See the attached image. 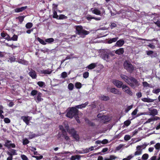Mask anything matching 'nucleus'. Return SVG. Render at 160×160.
<instances>
[{
	"label": "nucleus",
	"mask_w": 160,
	"mask_h": 160,
	"mask_svg": "<svg viewBox=\"0 0 160 160\" xmlns=\"http://www.w3.org/2000/svg\"><path fill=\"white\" fill-rule=\"evenodd\" d=\"M72 136L75 139L76 141H79V137L78 134H77V133L74 135H73Z\"/></svg>",
	"instance_id": "32"
},
{
	"label": "nucleus",
	"mask_w": 160,
	"mask_h": 160,
	"mask_svg": "<svg viewBox=\"0 0 160 160\" xmlns=\"http://www.w3.org/2000/svg\"><path fill=\"white\" fill-rule=\"evenodd\" d=\"M36 137H37V135L33 132L30 133V134L29 135V138L30 139H32Z\"/></svg>",
	"instance_id": "45"
},
{
	"label": "nucleus",
	"mask_w": 160,
	"mask_h": 160,
	"mask_svg": "<svg viewBox=\"0 0 160 160\" xmlns=\"http://www.w3.org/2000/svg\"><path fill=\"white\" fill-rule=\"evenodd\" d=\"M78 157V155L72 156L71 158V160H75Z\"/></svg>",
	"instance_id": "62"
},
{
	"label": "nucleus",
	"mask_w": 160,
	"mask_h": 160,
	"mask_svg": "<svg viewBox=\"0 0 160 160\" xmlns=\"http://www.w3.org/2000/svg\"><path fill=\"white\" fill-rule=\"evenodd\" d=\"M18 62L19 63L22 64L23 65H27L28 64V62L27 61L21 59H19L18 61Z\"/></svg>",
	"instance_id": "25"
},
{
	"label": "nucleus",
	"mask_w": 160,
	"mask_h": 160,
	"mask_svg": "<svg viewBox=\"0 0 160 160\" xmlns=\"http://www.w3.org/2000/svg\"><path fill=\"white\" fill-rule=\"evenodd\" d=\"M120 77L122 79L128 84V82L129 80V78L126 75L123 74H121L120 75Z\"/></svg>",
	"instance_id": "24"
},
{
	"label": "nucleus",
	"mask_w": 160,
	"mask_h": 160,
	"mask_svg": "<svg viewBox=\"0 0 160 160\" xmlns=\"http://www.w3.org/2000/svg\"><path fill=\"white\" fill-rule=\"evenodd\" d=\"M37 94V95L36 97V98L37 100V101L38 102H40L42 101V100H43V99L41 98L42 93L41 92H39Z\"/></svg>",
	"instance_id": "26"
},
{
	"label": "nucleus",
	"mask_w": 160,
	"mask_h": 160,
	"mask_svg": "<svg viewBox=\"0 0 160 160\" xmlns=\"http://www.w3.org/2000/svg\"><path fill=\"white\" fill-rule=\"evenodd\" d=\"M160 92V89L158 88L155 90H153L152 91L153 93H158Z\"/></svg>",
	"instance_id": "59"
},
{
	"label": "nucleus",
	"mask_w": 160,
	"mask_h": 160,
	"mask_svg": "<svg viewBox=\"0 0 160 160\" xmlns=\"http://www.w3.org/2000/svg\"><path fill=\"white\" fill-rule=\"evenodd\" d=\"M136 150L137 151L134 153V155H138L142 154V149H140V146H137L136 147Z\"/></svg>",
	"instance_id": "16"
},
{
	"label": "nucleus",
	"mask_w": 160,
	"mask_h": 160,
	"mask_svg": "<svg viewBox=\"0 0 160 160\" xmlns=\"http://www.w3.org/2000/svg\"><path fill=\"white\" fill-rule=\"evenodd\" d=\"M29 74L32 79H35L37 77L36 73V72L33 70H32L29 73Z\"/></svg>",
	"instance_id": "15"
},
{
	"label": "nucleus",
	"mask_w": 160,
	"mask_h": 160,
	"mask_svg": "<svg viewBox=\"0 0 160 160\" xmlns=\"http://www.w3.org/2000/svg\"><path fill=\"white\" fill-rule=\"evenodd\" d=\"M38 92V91H37V90H33L31 91L30 94L32 96H34L37 95Z\"/></svg>",
	"instance_id": "39"
},
{
	"label": "nucleus",
	"mask_w": 160,
	"mask_h": 160,
	"mask_svg": "<svg viewBox=\"0 0 160 160\" xmlns=\"http://www.w3.org/2000/svg\"><path fill=\"white\" fill-rule=\"evenodd\" d=\"M74 118H75L78 123H81V122L79 119L78 115L77 116H76Z\"/></svg>",
	"instance_id": "58"
},
{
	"label": "nucleus",
	"mask_w": 160,
	"mask_h": 160,
	"mask_svg": "<svg viewBox=\"0 0 160 160\" xmlns=\"http://www.w3.org/2000/svg\"><path fill=\"white\" fill-rule=\"evenodd\" d=\"M154 147L155 149L157 150L158 152L160 149V143H156V145H154Z\"/></svg>",
	"instance_id": "38"
},
{
	"label": "nucleus",
	"mask_w": 160,
	"mask_h": 160,
	"mask_svg": "<svg viewBox=\"0 0 160 160\" xmlns=\"http://www.w3.org/2000/svg\"><path fill=\"white\" fill-rule=\"evenodd\" d=\"M124 52V49L122 48H120L115 52V53L119 55L122 54Z\"/></svg>",
	"instance_id": "22"
},
{
	"label": "nucleus",
	"mask_w": 160,
	"mask_h": 160,
	"mask_svg": "<svg viewBox=\"0 0 160 160\" xmlns=\"http://www.w3.org/2000/svg\"><path fill=\"white\" fill-rule=\"evenodd\" d=\"M4 121L5 123H8L10 122V120L7 118H4Z\"/></svg>",
	"instance_id": "50"
},
{
	"label": "nucleus",
	"mask_w": 160,
	"mask_h": 160,
	"mask_svg": "<svg viewBox=\"0 0 160 160\" xmlns=\"http://www.w3.org/2000/svg\"><path fill=\"white\" fill-rule=\"evenodd\" d=\"M21 157L22 160H28V158L24 154H21Z\"/></svg>",
	"instance_id": "44"
},
{
	"label": "nucleus",
	"mask_w": 160,
	"mask_h": 160,
	"mask_svg": "<svg viewBox=\"0 0 160 160\" xmlns=\"http://www.w3.org/2000/svg\"><path fill=\"white\" fill-rule=\"evenodd\" d=\"M67 133L66 132V131L65 129L63 130V133L62 134V137H64L66 141H68L70 139L68 136L67 135Z\"/></svg>",
	"instance_id": "20"
},
{
	"label": "nucleus",
	"mask_w": 160,
	"mask_h": 160,
	"mask_svg": "<svg viewBox=\"0 0 160 160\" xmlns=\"http://www.w3.org/2000/svg\"><path fill=\"white\" fill-rule=\"evenodd\" d=\"M40 72L42 74H50L52 73V71L47 69L41 70Z\"/></svg>",
	"instance_id": "28"
},
{
	"label": "nucleus",
	"mask_w": 160,
	"mask_h": 160,
	"mask_svg": "<svg viewBox=\"0 0 160 160\" xmlns=\"http://www.w3.org/2000/svg\"><path fill=\"white\" fill-rule=\"evenodd\" d=\"M91 10L93 13L96 15H100L101 14V11L98 8H92L91 9Z\"/></svg>",
	"instance_id": "14"
},
{
	"label": "nucleus",
	"mask_w": 160,
	"mask_h": 160,
	"mask_svg": "<svg viewBox=\"0 0 160 160\" xmlns=\"http://www.w3.org/2000/svg\"><path fill=\"white\" fill-rule=\"evenodd\" d=\"M65 128L67 131L70 134H71L72 136L77 133L76 131L74 128H72L70 129L68 126L65 127Z\"/></svg>",
	"instance_id": "13"
},
{
	"label": "nucleus",
	"mask_w": 160,
	"mask_h": 160,
	"mask_svg": "<svg viewBox=\"0 0 160 160\" xmlns=\"http://www.w3.org/2000/svg\"><path fill=\"white\" fill-rule=\"evenodd\" d=\"M149 111V115L154 116L158 114V112L156 109H152L151 108L148 109Z\"/></svg>",
	"instance_id": "12"
},
{
	"label": "nucleus",
	"mask_w": 160,
	"mask_h": 160,
	"mask_svg": "<svg viewBox=\"0 0 160 160\" xmlns=\"http://www.w3.org/2000/svg\"><path fill=\"white\" fill-rule=\"evenodd\" d=\"M18 36L17 35L14 34L11 38V40L14 41H17L18 40Z\"/></svg>",
	"instance_id": "46"
},
{
	"label": "nucleus",
	"mask_w": 160,
	"mask_h": 160,
	"mask_svg": "<svg viewBox=\"0 0 160 160\" xmlns=\"http://www.w3.org/2000/svg\"><path fill=\"white\" fill-rule=\"evenodd\" d=\"M131 122L130 121H129V120H128L126 121H125L124 122V124L125 126H128L130 125Z\"/></svg>",
	"instance_id": "55"
},
{
	"label": "nucleus",
	"mask_w": 160,
	"mask_h": 160,
	"mask_svg": "<svg viewBox=\"0 0 160 160\" xmlns=\"http://www.w3.org/2000/svg\"><path fill=\"white\" fill-rule=\"evenodd\" d=\"M148 155L147 154H144L142 156V159L144 160H146L148 159Z\"/></svg>",
	"instance_id": "51"
},
{
	"label": "nucleus",
	"mask_w": 160,
	"mask_h": 160,
	"mask_svg": "<svg viewBox=\"0 0 160 160\" xmlns=\"http://www.w3.org/2000/svg\"><path fill=\"white\" fill-rule=\"evenodd\" d=\"M88 104V102H86L85 103L81 104L82 108H85Z\"/></svg>",
	"instance_id": "56"
},
{
	"label": "nucleus",
	"mask_w": 160,
	"mask_h": 160,
	"mask_svg": "<svg viewBox=\"0 0 160 160\" xmlns=\"http://www.w3.org/2000/svg\"><path fill=\"white\" fill-rule=\"evenodd\" d=\"M52 17L53 18H56L57 19H58V16L57 15V12L56 11L54 10V11H53V14Z\"/></svg>",
	"instance_id": "40"
},
{
	"label": "nucleus",
	"mask_w": 160,
	"mask_h": 160,
	"mask_svg": "<svg viewBox=\"0 0 160 160\" xmlns=\"http://www.w3.org/2000/svg\"><path fill=\"white\" fill-rule=\"evenodd\" d=\"M124 41L121 39L117 41L116 44L119 47H121L124 44Z\"/></svg>",
	"instance_id": "23"
},
{
	"label": "nucleus",
	"mask_w": 160,
	"mask_h": 160,
	"mask_svg": "<svg viewBox=\"0 0 160 160\" xmlns=\"http://www.w3.org/2000/svg\"><path fill=\"white\" fill-rule=\"evenodd\" d=\"M100 99L101 100H104V101H107L109 99V98L108 96H106L104 95L102 96L100 98Z\"/></svg>",
	"instance_id": "33"
},
{
	"label": "nucleus",
	"mask_w": 160,
	"mask_h": 160,
	"mask_svg": "<svg viewBox=\"0 0 160 160\" xmlns=\"http://www.w3.org/2000/svg\"><path fill=\"white\" fill-rule=\"evenodd\" d=\"M7 34V33H4V32H2L1 33V36L2 38H5V37L6 36V35Z\"/></svg>",
	"instance_id": "63"
},
{
	"label": "nucleus",
	"mask_w": 160,
	"mask_h": 160,
	"mask_svg": "<svg viewBox=\"0 0 160 160\" xmlns=\"http://www.w3.org/2000/svg\"><path fill=\"white\" fill-rule=\"evenodd\" d=\"M83 76L84 78H87L89 76V72H85L83 74Z\"/></svg>",
	"instance_id": "53"
},
{
	"label": "nucleus",
	"mask_w": 160,
	"mask_h": 160,
	"mask_svg": "<svg viewBox=\"0 0 160 160\" xmlns=\"http://www.w3.org/2000/svg\"><path fill=\"white\" fill-rule=\"evenodd\" d=\"M122 88L123 91L126 93H127L130 96H132V92L130 90L129 88L126 85H123L122 86Z\"/></svg>",
	"instance_id": "8"
},
{
	"label": "nucleus",
	"mask_w": 160,
	"mask_h": 160,
	"mask_svg": "<svg viewBox=\"0 0 160 160\" xmlns=\"http://www.w3.org/2000/svg\"><path fill=\"white\" fill-rule=\"evenodd\" d=\"M37 40L40 43L43 45H45L46 44V43L45 42V41L41 39L39 37L37 38Z\"/></svg>",
	"instance_id": "31"
},
{
	"label": "nucleus",
	"mask_w": 160,
	"mask_h": 160,
	"mask_svg": "<svg viewBox=\"0 0 160 160\" xmlns=\"http://www.w3.org/2000/svg\"><path fill=\"white\" fill-rule=\"evenodd\" d=\"M129 80L128 84L132 88H135L139 85L138 81L135 78L131 77L129 78Z\"/></svg>",
	"instance_id": "4"
},
{
	"label": "nucleus",
	"mask_w": 160,
	"mask_h": 160,
	"mask_svg": "<svg viewBox=\"0 0 160 160\" xmlns=\"http://www.w3.org/2000/svg\"><path fill=\"white\" fill-rule=\"evenodd\" d=\"M113 83L117 87L119 88L122 87L123 85L122 82L116 80H113Z\"/></svg>",
	"instance_id": "9"
},
{
	"label": "nucleus",
	"mask_w": 160,
	"mask_h": 160,
	"mask_svg": "<svg viewBox=\"0 0 160 160\" xmlns=\"http://www.w3.org/2000/svg\"><path fill=\"white\" fill-rule=\"evenodd\" d=\"M118 37H117L111 39V43H112V42H114L116 41L118 39Z\"/></svg>",
	"instance_id": "61"
},
{
	"label": "nucleus",
	"mask_w": 160,
	"mask_h": 160,
	"mask_svg": "<svg viewBox=\"0 0 160 160\" xmlns=\"http://www.w3.org/2000/svg\"><path fill=\"white\" fill-rule=\"evenodd\" d=\"M85 122L88 124L90 126L93 127L95 126V124L94 122H91L88 119L85 118Z\"/></svg>",
	"instance_id": "19"
},
{
	"label": "nucleus",
	"mask_w": 160,
	"mask_h": 160,
	"mask_svg": "<svg viewBox=\"0 0 160 160\" xmlns=\"http://www.w3.org/2000/svg\"><path fill=\"white\" fill-rule=\"evenodd\" d=\"M67 18V17L63 14H60L59 17H58V19L59 20Z\"/></svg>",
	"instance_id": "41"
},
{
	"label": "nucleus",
	"mask_w": 160,
	"mask_h": 160,
	"mask_svg": "<svg viewBox=\"0 0 160 160\" xmlns=\"http://www.w3.org/2000/svg\"><path fill=\"white\" fill-rule=\"evenodd\" d=\"M97 66V64L95 63H92L88 65L87 68H88L89 69H92L94 68Z\"/></svg>",
	"instance_id": "27"
},
{
	"label": "nucleus",
	"mask_w": 160,
	"mask_h": 160,
	"mask_svg": "<svg viewBox=\"0 0 160 160\" xmlns=\"http://www.w3.org/2000/svg\"><path fill=\"white\" fill-rule=\"evenodd\" d=\"M12 142L11 140H6L5 142L4 145L8 149H10L11 148H14L16 147V145L14 143H12Z\"/></svg>",
	"instance_id": "6"
},
{
	"label": "nucleus",
	"mask_w": 160,
	"mask_h": 160,
	"mask_svg": "<svg viewBox=\"0 0 160 160\" xmlns=\"http://www.w3.org/2000/svg\"><path fill=\"white\" fill-rule=\"evenodd\" d=\"M79 110L75 107H71L68 110L66 116L71 119L79 114Z\"/></svg>",
	"instance_id": "2"
},
{
	"label": "nucleus",
	"mask_w": 160,
	"mask_h": 160,
	"mask_svg": "<svg viewBox=\"0 0 160 160\" xmlns=\"http://www.w3.org/2000/svg\"><path fill=\"white\" fill-rule=\"evenodd\" d=\"M61 77L63 78H65L67 77V73L66 72H63L61 73Z\"/></svg>",
	"instance_id": "49"
},
{
	"label": "nucleus",
	"mask_w": 160,
	"mask_h": 160,
	"mask_svg": "<svg viewBox=\"0 0 160 160\" xmlns=\"http://www.w3.org/2000/svg\"><path fill=\"white\" fill-rule=\"evenodd\" d=\"M153 53V52L152 51H147L146 53L148 55L152 54Z\"/></svg>",
	"instance_id": "64"
},
{
	"label": "nucleus",
	"mask_w": 160,
	"mask_h": 160,
	"mask_svg": "<svg viewBox=\"0 0 160 160\" xmlns=\"http://www.w3.org/2000/svg\"><path fill=\"white\" fill-rule=\"evenodd\" d=\"M21 119L27 125H28L31 119V118L29 116H24L21 117Z\"/></svg>",
	"instance_id": "10"
},
{
	"label": "nucleus",
	"mask_w": 160,
	"mask_h": 160,
	"mask_svg": "<svg viewBox=\"0 0 160 160\" xmlns=\"http://www.w3.org/2000/svg\"><path fill=\"white\" fill-rule=\"evenodd\" d=\"M45 41L48 43H51L54 41V39L52 38H50L46 39Z\"/></svg>",
	"instance_id": "42"
},
{
	"label": "nucleus",
	"mask_w": 160,
	"mask_h": 160,
	"mask_svg": "<svg viewBox=\"0 0 160 160\" xmlns=\"http://www.w3.org/2000/svg\"><path fill=\"white\" fill-rule=\"evenodd\" d=\"M25 16H19L16 18V19H18L20 23H22L24 20L25 18Z\"/></svg>",
	"instance_id": "35"
},
{
	"label": "nucleus",
	"mask_w": 160,
	"mask_h": 160,
	"mask_svg": "<svg viewBox=\"0 0 160 160\" xmlns=\"http://www.w3.org/2000/svg\"><path fill=\"white\" fill-rule=\"evenodd\" d=\"M130 138V137L128 135H126L124 137V139L126 141H128Z\"/></svg>",
	"instance_id": "57"
},
{
	"label": "nucleus",
	"mask_w": 160,
	"mask_h": 160,
	"mask_svg": "<svg viewBox=\"0 0 160 160\" xmlns=\"http://www.w3.org/2000/svg\"><path fill=\"white\" fill-rule=\"evenodd\" d=\"M33 26V24L32 22H28L26 24L25 27L27 28L30 29Z\"/></svg>",
	"instance_id": "34"
},
{
	"label": "nucleus",
	"mask_w": 160,
	"mask_h": 160,
	"mask_svg": "<svg viewBox=\"0 0 160 160\" xmlns=\"http://www.w3.org/2000/svg\"><path fill=\"white\" fill-rule=\"evenodd\" d=\"M97 117L99 118L101 123H106L109 121L108 120V117L106 116L102 115L101 114L99 113L97 115Z\"/></svg>",
	"instance_id": "7"
},
{
	"label": "nucleus",
	"mask_w": 160,
	"mask_h": 160,
	"mask_svg": "<svg viewBox=\"0 0 160 160\" xmlns=\"http://www.w3.org/2000/svg\"><path fill=\"white\" fill-rule=\"evenodd\" d=\"M153 121V117L151 118L148 119L145 122V124L150 123L152 122Z\"/></svg>",
	"instance_id": "54"
},
{
	"label": "nucleus",
	"mask_w": 160,
	"mask_h": 160,
	"mask_svg": "<svg viewBox=\"0 0 160 160\" xmlns=\"http://www.w3.org/2000/svg\"><path fill=\"white\" fill-rule=\"evenodd\" d=\"M29 142L30 141L27 138H24L22 139V144L23 145H25L28 144Z\"/></svg>",
	"instance_id": "30"
},
{
	"label": "nucleus",
	"mask_w": 160,
	"mask_h": 160,
	"mask_svg": "<svg viewBox=\"0 0 160 160\" xmlns=\"http://www.w3.org/2000/svg\"><path fill=\"white\" fill-rule=\"evenodd\" d=\"M124 68L130 73H132L134 70L132 65L127 61L125 62L124 63Z\"/></svg>",
	"instance_id": "5"
},
{
	"label": "nucleus",
	"mask_w": 160,
	"mask_h": 160,
	"mask_svg": "<svg viewBox=\"0 0 160 160\" xmlns=\"http://www.w3.org/2000/svg\"><path fill=\"white\" fill-rule=\"evenodd\" d=\"M76 33L80 36L82 38H84L86 35L89 33V32L84 29L81 25H77L75 26Z\"/></svg>",
	"instance_id": "1"
},
{
	"label": "nucleus",
	"mask_w": 160,
	"mask_h": 160,
	"mask_svg": "<svg viewBox=\"0 0 160 160\" xmlns=\"http://www.w3.org/2000/svg\"><path fill=\"white\" fill-rule=\"evenodd\" d=\"M32 157L33 158H36V159L37 160H40L43 158V156L42 155H40L39 156H34L33 155L32 156Z\"/></svg>",
	"instance_id": "47"
},
{
	"label": "nucleus",
	"mask_w": 160,
	"mask_h": 160,
	"mask_svg": "<svg viewBox=\"0 0 160 160\" xmlns=\"http://www.w3.org/2000/svg\"><path fill=\"white\" fill-rule=\"evenodd\" d=\"M110 54V51L109 50H102L100 52V55L102 59L108 62L109 61Z\"/></svg>",
	"instance_id": "3"
},
{
	"label": "nucleus",
	"mask_w": 160,
	"mask_h": 160,
	"mask_svg": "<svg viewBox=\"0 0 160 160\" xmlns=\"http://www.w3.org/2000/svg\"><path fill=\"white\" fill-rule=\"evenodd\" d=\"M94 149V147L92 146L88 148H86L84 150L85 153H87L89 152L90 151H92Z\"/></svg>",
	"instance_id": "29"
},
{
	"label": "nucleus",
	"mask_w": 160,
	"mask_h": 160,
	"mask_svg": "<svg viewBox=\"0 0 160 160\" xmlns=\"http://www.w3.org/2000/svg\"><path fill=\"white\" fill-rule=\"evenodd\" d=\"M75 86L77 88L79 89L82 87V84L80 82H77L75 83Z\"/></svg>",
	"instance_id": "36"
},
{
	"label": "nucleus",
	"mask_w": 160,
	"mask_h": 160,
	"mask_svg": "<svg viewBox=\"0 0 160 160\" xmlns=\"http://www.w3.org/2000/svg\"><path fill=\"white\" fill-rule=\"evenodd\" d=\"M9 151L7 152V154L9 156H13L14 155H16L17 154V151L16 150L13 149H9Z\"/></svg>",
	"instance_id": "11"
},
{
	"label": "nucleus",
	"mask_w": 160,
	"mask_h": 160,
	"mask_svg": "<svg viewBox=\"0 0 160 160\" xmlns=\"http://www.w3.org/2000/svg\"><path fill=\"white\" fill-rule=\"evenodd\" d=\"M142 84L144 87H150V84L146 82H142Z\"/></svg>",
	"instance_id": "52"
},
{
	"label": "nucleus",
	"mask_w": 160,
	"mask_h": 160,
	"mask_svg": "<svg viewBox=\"0 0 160 160\" xmlns=\"http://www.w3.org/2000/svg\"><path fill=\"white\" fill-rule=\"evenodd\" d=\"M68 87L69 90L72 91L74 88V85L72 83H70L68 85Z\"/></svg>",
	"instance_id": "37"
},
{
	"label": "nucleus",
	"mask_w": 160,
	"mask_h": 160,
	"mask_svg": "<svg viewBox=\"0 0 160 160\" xmlns=\"http://www.w3.org/2000/svg\"><path fill=\"white\" fill-rule=\"evenodd\" d=\"M37 84L40 87H42L45 85V83L42 81H39L38 82Z\"/></svg>",
	"instance_id": "43"
},
{
	"label": "nucleus",
	"mask_w": 160,
	"mask_h": 160,
	"mask_svg": "<svg viewBox=\"0 0 160 160\" xmlns=\"http://www.w3.org/2000/svg\"><path fill=\"white\" fill-rule=\"evenodd\" d=\"M27 8V6L22 7L20 8H17L15 9V12H19L25 10Z\"/></svg>",
	"instance_id": "17"
},
{
	"label": "nucleus",
	"mask_w": 160,
	"mask_h": 160,
	"mask_svg": "<svg viewBox=\"0 0 160 160\" xmlns=\"http://www.w3.org/2000/svg\"><path fill=\"white\" fill-rule=\"evenodd\" d=\"M111 92L118 95H121L122 94V92L114 88L111 89Z\"/></svg>",
	"instance_id": "18"
},
{
	"label": "nucleus",
	"mask_w": 160,
	"mask_h": 160,
	"mask_svg": "<svg viewBox=\"0 0 160 160\" xmlns=\"http://www.w3.org/2000/svg\"><path fill=\"white\" fill-rule=\"evenodd\" d=\"M133 107L132 105L128 106L126 109L125 111L126 112H128Z\"/></svg>",
	"instance_id": "48"
},
{
	"label": "nucleus",
	"mask_w": 160,
	"mask_h": 160,
	"mask_svg": "<svg viewBox=\"0 0 160 160\" xmlns=\"http://www.w3.org/2000/svg\"><path fill=\"white\" fill-rule=\"evenodd\" d=\"M6 36L5 38V39L6 40H7L8 41H10L11 40V38H10L9 35L7 33L6 35Z\"/></svg>",
	"instance_id": "60"
},
{
	"label": "nucleus",
	"mask_w": 160,
	"mask_h": 160,
	"mask_svg": "<svg viewBox=\"0 0 160 160\" xmlns=\"http://www.w3.org/2000/svg\"><path fill=\"white\" fill-rule=\"evenodd\" d=\"M141 100L144 102H152L155 100V99H152L149 98H142Z\"/></svg>",
	"instance_id": "21"
}]
</instances>
